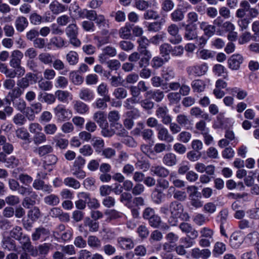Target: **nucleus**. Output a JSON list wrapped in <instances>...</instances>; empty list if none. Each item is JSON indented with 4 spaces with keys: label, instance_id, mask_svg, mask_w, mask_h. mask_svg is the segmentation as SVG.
Here are the masks:
<instances>
[{
    "label": "nucleus",
    "instance_id": "obj_24",
    "mask_svg": "<svg viewBox=\"0 0 259 259\" xmlns=\"http://www.w3.org/2000/svg\"><path fill=\"white\" fill-rule=\"evenodd\" d=\"M119 246L123 249H131L134 247V244L131 238L120 237L118 239Z\"/></svg>",
    "mask_w": 259,
    "mask_h": 259
},
{
    "label": "nucleus",
    "instance_id": "obj_42",
    "mask_svg": "<svg viewBox=\"0 0 259 259\" xmlns=\"http://www.w3.org/2000/svg\"><path fill=\"white\" fill-rule=\"evenodd\" d=\"M93 20H84L81 23L82 28L87 32H92L95 30L96 27Z\"/></svg>",
    "mask_w": 259,
    "mask_h": 259
},
{
    "label": "nucleus",
    "instance_id": "obj_61",
    "mask_svg": "<svg viewBox=\"0 0 259 259\" xmlns=\"http://www.w3.org/2000/svg\"><path fill=\"white\" fill-rule=\"evenodd\" d=\"M137 232L139 236L142 239L147 238L149 234L147 227L145 225L139 226L137 228Z\"/></svg>",
    "mask_w": 259,
    "mask_h": 259
},
{
    "label": "nucleus",
    "instance_id": "obj_50",
    "mask_svg": "<svg viewBox=\"0 0 259 259\" xmlns=\"http://www.w3.org/2000/svg\"><path fill=\"white\" fill-rule=\"evenodd\" d=\"M252 35L251 33L248 31L243 32L238 38V43L240 45H243L248 42L251 40Z\"/></svg>",
    "mask_w": 259,
    "mask_h": 259
},
{
    "label": "nucleus",
    "instance_id": "obj_27",
    "mask_svg": "<svg viewBox=\"0 0 259 259\" xmlns=\"http://www.w3.org/2000/svg\"><path fill=\"white\" fill-rule=\"evenodd\" d=\"M132 25L128 23H125V25L121 27L119 31L120 37L122 39H128L131 36Z\"/></svg>",
    "mask_w": 259,
    "mask_h": 259
},
{
    "label": "nucleus",
    "instance_id": "obj_33",
    "mask_svg": "<svg viewBox=\"0 0 259 259\" xmlns=\"http://www.w3.org/2000/svg\"><path fill=\"white\" fill-rule=\"evenodd\" d=\"M68 83V79L63 76H58L54 81V85L56 88L65 89Z\"/></svg>",
    "mask_w": 259,
    "mask_h": 259
},
{
    "label": "nucleus",
    "instance_id": "obj_47",
    "mask_svg": "<svg viewBox=\"0 0 259 259\" xmlns=\"http://www.w3.org/2000/svg\"><path fill=\"white\" fill-rule=\"evenodd\" d=\"M140 99H136L135 98L131 97L127 98L124 102L123 106L126 109H133L134 108V105L140 103Z\"/></svg>",
    "mask_w": 259,
    "mask_h": 259
},
{
    "label": "nucleus",
    "instance_id": "obj_35",
    "mask_svg": "<svg viewBox=\"0 0 259 259\" xmlns=\"http://www.w3.org/2000/svg\"><path fill=\"white\" fill-rule=\"evenodd\" d=\"M63 183L66 186L71 187L74 189H78L80 187V183L76 179L71 177L65 178L64 180Z\"/></svg>",
    "mask_w": 259,
    "mask_h": 259
},
{
    "label": "nucleus",
    "instance_id": "obj_1",
    "mask_svg": "<svg viewBox=\"0 0 259 259\" xmlns=\"http://www.w3.org/2000/svg\"><path fill=\"white\" fill-rule=\"evenodd\" d=\"M169 211L173 219L180 218L185 221H188L190 219L188 213L184 212L183 204L178 201H174L170 203Z\"/></svg>",
    "mask_w": 259,
    "mask_h": 259
},
{
    "label": "nucleus",
    "instance_id": "obj_41",
    "mask_svg": "<svg viewBox=\"0 0 259 259\" xmlns=\"http://www.w3.org/2000/svg\"><path fill=\"white\" fill-rule=\"evenodd\" d=\"M44 202L49 205L55 206L59 203L60 199L57 195L51 194L44 198Z\"/></svg>",
    "mask_w": 259,
    "mask_h": 259
},
{
    "label": "nucleus",
    "instance_id": "obj_19",
    "mask_svg": "<svg viewBox=\"0 0 259 259\" xmlns=\"http://www.w3.org/2000/svg\"><path fill=\"white\" fill-rule=\"evenodd\" d=\"M27 19L24 16L17 17L15 21V26L16 30L19 32H22L28 26Z\"/></svg>",
    "mask_w": 259,
    "mask_h": 259
},
{
    "label": "nucleus",
    "instance_id": "obj_22",
    "mask_svg": "<svg viewBox=\"0 0 259 259\" xmlns=\"http://www.w3.org/2000/svg\"><path fill=\"white\" fill-rule=\"evenodd\" d=\"M74 109L79 114H84L89 111V107L87 104L81 101H75L74 102Z\"/></svg>",
    "mask_w": 259,
    "mask_h": 259
},
{
    "label": "nucleus",
    "instance_id": "obj_55",
    "mask_svg": "<svg viewBox=\"0 0 259 259\" xmlns=\"http://www.w3.org/2000/svg\"><path fill=\"white\" fill-rule=\"evenodd\" d=\"M200 233L201 237L210 239L213 240L214 232L212 229L208 227H203L200 230Z\"/></svg>",
    "mask_w": 259,
    "mask_h": 259
},
{
    "label": "nucleus",
    "instance_id": "obj_2",
    "mask_svg": "<svg viewBox=\"0 0 259 259\" xmlns=\"http://www.w3.org/2000/svg\"><path fill=\"white\" fill-rule=\"evenodd\" d=\"M53 111L57 120L60 121H65L69 120L72 115V111L66 108L62 104L58 105L53 109Z\"/></svg>",
    "mask_w": 259,
    "mask_h": 259
},
{
    "label": "nucleus",
    "instance_id": "obj_49",
    "mask_svg": "<svg viewBox=\"0 0 259 259\" xmlns=\"http://www.w3.org/2000/svg\"><path fill=\"white\" fill-rule=\"evenodd\" d=\"M217 210L216 205L211 202H208L206 203L203 207V211L207 214H212L215 212Z\"/></svg>",
    "mask_w": 259,
    "mask_h": 259
},
{
    "label": "nucleus",
    "instance_id": "obj_60",
    "mask_svg": "<svg viewBox=\"0 0 259 259\" xmlns=\"http://www.w3.org/2000/svg\"><path fill=\"white\" fill-rule=\"evenodd\" d=\"M33 140L34 144L38 145L45 143L47 141V137L46 135L41 132L34 135Z\"/></svg>",
    "mask_w": 259,
    "mask_h": 259
},
{
    "label": "nucleus",
    "instance_id": "obj_13",
    "mask_svg": "<svg viewBox=\"0 0 259 259\" xmlns=\"http://www.w3.org/2000/svg\"><path fill=\"white\" fill-rule=\"evenodd\" d=\"M50 234L49 231L43 227L36 228L35 231L32 234L33 241H37L39 239L45 240Z\"/></svg>",
    "mask_w": 259,
    "mask_h": 259
},
{
    "label": "nucleus",
    "instance_id": "obj_63",
    "mask_svg": "<svg viewBox=\"0 0 259 259\" xmlns=\"http://www.w3.org/2000/svg\"><path fill=\"white\" fill-rule=\"evenodd\" d=\"M246 239L251 244H255L259 241V233L256 231H253L247 235Z\"/></svg>",
    "mask_w": 259,
    "mask_h": 259
},
{
    "label": "nucleus",
    "instance_id": "obj_46",
    "mask_svg": "<svg viewBox=\"0 0 259 259\" xmlns=\"http://www.w3.org/2000/svg\"><path fill=\"white\" fill-rule=\"evenodd\" d=\"M195 128L202 135L209 133V130L206 127V123L203 120H200L195 124Z\"/></svg>",
    "mask_w": 259,
    "mask_h": 259
},
{
    "label": "nucleus",
    "instance_id": "obj_34",
    "mask_svg": "<svg viewBox=\"0 0 259 259\" xmlns=\"http://www.w3.org/2000/svg\"><path fill=\"white\" fill-rule=\"evenodd\" d=\"M78 55L77 52L70 51L66 55V60L70 65H74L78 62Z\"/></svg>",
    "mask_w": 259,
    "mask_h": 259
},
{
    "label": "nucleus",
    "instance_id": "obj_21",
    "mask_svg": "<svg viewBox=\"0 0 259 259\" xmlns=\"http://www.w3.org/2000/svg\"><path fill=\"white\" fill-rule=\"evenodd\" d=\"M150 170L153 175L162 178L166 177L169 174V170L162 166H153Z\"/></svg>",
    "mask_w": 259,
    "mask_h": 259
},
{
    "label": "nucleus",
    "instance_id": "obj_14",
    "mask_svg": "<svg viewBox=\"0 0 259 259\" xmlns=\"http://www.w3.org/2000/svg\"><path fill=\"white\" fill-rule=\"evenodd\" d=\"M23 54L20 51L16 50L12 52L10 65L11 67L21 65V60L23 57Z\"/></svg>",
    "mask_w": 259,
    "mask_h": 259
},
{
    "label": "nucleus",
    "instance_id": "obj_64",
    "mask_svg": "<svg viewBox=\"0 0 259 259\" xmlns=\"http://www.w3.org/2000/svg\"><path fill=\"white\" fill-rule=\"evenodd\" d=\"M247 217L250 219H259V208H253L247 211Z\"/></svg>",
    "mask_w": 259,
    "mask_h": 259
},
{
    "label": "nucleus",
    "instance_id": "obj_31",
    "mask_svg": "<svg viewBox=\"0 0 259 259\" xmlns=\"http://www.w3.org/2000/svg\"><path fill=\"white\" fill-rule=\"evenodd\" d=\"M213 73L218 76H223L226 78L228 76L226 68L221 64H216L212 68Z\"/></svg>",
    "mask_w": 259,
    "mask_h": 259
},
{
    "label": "nucleus",
    "instance_id": "obj_6",
    "mask_svg": "<svg viewBox=\"0 0 259 259\" xmlns=\"http://www.w3.org/2000/svg\"><path fill=\"white\" fill-rule=\"evenodd\" d=\"M209 82L210 80L209 79L194 80L191 84L193 91L194 93H198L203 92L206 88L207 83H208Z\"/></svg>",
    "mask_w": 259,
    "mask_h": 259
},
{
    "label": "nucleus",
    "instance_id": "obj_56",
    "mask_svg": "<svg viewBox=\"0 0 259 259\" xmlns=\"http://www.w3.org/2000/svg\"><path fill=\"white\" fill-rule=\"evenodd\" d=\"M58 127L55 123H48L44 127V132L46 135H54Z\"/></svg>",
    "mask_w": 259,
    "mask_h": 259
},
{
    "label": "nucleus",
    "instance_id": "obj_29",
    "mask_svg": "<svg viewBox=\"0 0 259 259\" xmlns=\"http://www.w3.org/2000/svg\"><path fill=\"white\" fill-rule=\"evenodd\" d=\"M171 46L167 43L163 44L160 46V54L164 58L165 62H167L170 59L169 53H171Z\"/></svg>",
    "mask_w": 259,
    "mask_h": 259
},
{
    "label": "nucleus",
    "instance_id": "obj_16",
    "mask_svg": "<svg viewBox=\"0 0 259 259\" xmlns=\"http://www.w3.org/2000/svg\"><path fill=\"white\" fill-rule=\"evenodd\" d=\"M243 242V236L239 232L233 233L230 237V243L232 248H238L242 244Z\"/></svg>",
    "mask_w": 259,
    "mask_h": 259
},
{
    "label": "nucleus",
    "instance_id": "obj_10",
    "mask_svg": "<svg viewBox=\"0 0 259 259\" xmlns=\"http://www.w3.org/2000/svg\"><path fill=\"white\" fill-rule=\"evenodd\" d=\"M117 54L116 50L115 48L111 46H107L103 49L102 53L99 56V59L101 63H103L106 62L107 59V56L110 57H113L116 56Z\"/></svg>",
    "mask_w": 259,
    "mask_h": 259
},
{
    "label": "nucleus",
    "instance_id": "obj_53",
    "mask_svg": "<svg viewBox=\"0 0 259 259\" xmlns=\"http://www.w3.org/2000/svg\"><path fill=\"white\" fill-rule=\"evenodd\" d=\"M120 118V115L118 111L113 110L110 111L108 115V118L111 125L117 122Z\"/></svg>",
    "mask_w": 259,
    "mask_h": 259
},
{
    "label": "nucleus",
    "instance_id": "obj_45",
    "mask_svg": "<svg viewBox=\"0 0 259 259\" xmlns=\"http://www.w3.org/2000/svg\"><path fill=\"white\" fill-rule=\"evenodd\" d=\"M39 60L46 65L51 64L53 62V56L48 53H42L38 55Z\"/></svg>",
    "mask_w": 259,
    "mask_h": 259
},
{
    "label": "nucleus",
    "instance_id": "obj_12",
    "mask_svg": "<svg viewBox=\"0 0 259 259\" xmlns=\"http://www.w3.org/2000/svg\"><path fill=\"white\" fill-rule=\"evenodd\" d=\"M93 119L98 124L100 127H108L106 115L104 112L99 111L95 112L93 115Z\"/></svg>",
    "mask_w": 259,
    "mask_h": 259
},
{
    "label": "nucleus",
    "instance_id": "obj_4",
    "mask_svg": "<svg viewBox=\"0 0 259 259\" xmlns=\"http://www.w3.org/2000/svg\"><path fill=\"white\" fill-rule=\"evenodd\" d=\"M243 61L244 58L241 55L233 54L228 60V67L232 70H238Z\"/></svg>",
    "mask_w": 259,
    "mask_h": 259
},
{
    "label": "nucleus",
    "instance_id": "obj_17",
    "mask_svg": "<svg viewBox=\"0 0 259 259\" xmlns=\"http://www.w3.org/2000/svg\"><path fill=\"white\" fill-rule=\"evenodd\" d=\"M49 9L53 14L58 15L60 13L65 12L67 7L63 4L58 2H53L49 5Z\"/></svg>",
    "mask_w": 259,
    "mask_h": 259
},
{
    "label": "nucleus",
    "instance_id": "obj_43",
    "mask_svg": "<svg viewBox=\"0 0 259 259\" xmlns=\"http://www.w3.org/2000/svg\"><path fill=\"white\" fill-rule=\"evenodd\" d=\"M91 142L92 145L97 152H100L104 145L103 140L99 137H94Z\"/></svg>",
    "mask_w": 259,
    "mask_h": 259
},
{
    "label": "nucleus",
    "instance_id": "obj_39",
    "mask_svg": "<svg viewBox=\"0 0 259 259\" xmlns=\"http://www.w3.org/2000/svg\"><path fill=\"white\" fill-rule=\"evenodd\" d=\"M78 28L75 23L69 24L65 29L66 34L68 37L77 36Z\"/></svg>",
    "mask_w": 259,
    "mask_h": 259
},
{
    "label": "nucleus",
    "instance_id": "obj_5",
    "mask_svg": "<svg viewBox=\"0 0 259 259\" xmlns=\"http://www.w3.org/2000/svg\"><path fill=\"white\" fill-rule=\"evenodd\" d=\"M169 110L167 107H159L156 111V115L161 119V121L164 124H168L172 121L171 116L168 114Z\"/></svg>",
    "mask_w": 259,
    "mask_h": 259
},
{
    "label": "nucleus",
    "instance_id": "obj_9",
    "mask_svg": "<svg viewBox=\"0 0 259 259\" xmlns=\"http://www.w3.org/2000/svg\"><path fill=\"white\" fill-rule=\"evenodd\" d=\"M78 96L81 100L90 102L94 99L95 95L93 90L87 88H83L80 90Z\"/></svg>",
    "mask_w": 259,
    "mask_h": 259
},
{
    "label": "nucleus",
    "instance_id": "obj_51",
    "mask_svg": "<svg viewBox=\"0 0 259 259\" xmlns=\"http://www.w3.org/2000/svg\"><path fill=\"white\" fill-rule=\"evenodd\" d=\"M251 20L247 17L242 19H239L237 21V24L239 27V30L243 31L248 28Z\"/></svg>",
    "mask_w": 259,
    "mask_h": 259
},
{
    "label": "nucleus",
    "instance_id": "obj_32",
    "mask_svg": "<svg viewBox=\"0 0 259 259\" xmlns=\"http://www.w3.org/2000/svg\"><path fill=\"white\" fill-rule=\"evenodd\" d=\"M164 195L161 190L156 188L152 194V198L154 203L159 204L162 202Z\"/></svg>",
    "mask_w": 259,
    "mask_h": 259
},
{
    "label": "nucleus",
    "instance_id": "obj_58",
    "mask_svg": "<svg viewBox=\"0 0 259 259\" xmlns=\"http://www.w3.org/2000/svg\"><path fill=\"white\" fill-rule=\"evenodd\" d=\"M29 131L34 135L41 132L42 127L41 125L37 122H33L29 124L28 126Z\"/></svg>",
    "mask_w": 259,
    "mask_h": 259
},
{
    "label": "nucleus",
    "instance_id": "obj_23",
    "mask_svg": "<svg viewBox=\"0 0 259 259\" xmlns=\"http://www.w3.org/2000/svg\"><path fill=\"white\" fill-rule=\"evenodd\" d=\"M231 94L240 100L244 99L247 96V92L241 88L234 87L229 89Z\"/></svg>",
    "mask_w": 259,
    "mask_h": 259
},
{
    "label": "nucleus",
    "instance_id": "obj_3",
    "mask_svg": "<svg viewBox=\"0 0 259 259\" xmlns=\"http://www.w3.org/2000/svg\"><path fill=\"white\" fill-rule=\"evenodd\" d=\"M208 70V66L206 63L196 64L187 68V72L190 75L200 77L206 74Z\"/></svg>",
    "mask_w": 259,
    "mask_h": 259
},
{
    "label": "nucleus",
    "instance_id": "obj_37",
    "mask_svg": "<svg viewBox=\"0 0 259 259\" xmlns=\"http://www.w3.org/2000/svg\"><path fill=\"white\" fill-rule=\"evenodd\" d=\"M171 19L174 22H179L184 18V13L181 9L177 8L170 14Z\"/></svg>",
    "mask_w": 259,
    "mask_h": 259
},
{
    "label": "nucleus",
    "instance_id": "obj_48",
    "mask_svg": "<svg viewBox=\"0 0 259 259\" xmlns=\"http://www.w3.org/2000/svg\"><path fill=\"white\" fill-rule=\"evenodd\" d=\"M88 207L91 209H96L100 207V203L99 200L95 197H91L89 193V198L87 199Z\"/></svg>",
    "mask_w": 259,
    "mask_h": 259
},
{
    "label": "nucleus",
    "instance_id": "obj_40",
    "mask_svg": "<svg viewBox=\"0 0 259 259\" xmlns=\"http://www.w3.org/2000/svg\"><path fill=\"white\" fill-rule=\"evenodd\" d=\"M192 134L187 131H183L179 134L177 139L179 142L183 143H188L191 139Z\"/></svg>",
    "mask_w": 259,
    "mask_h": 259
},
{
    "label": "nucleus",
    "instance_id": "obj_26",
    "mask_svg": "<svg viewBox=\"0 0 259 259\" xmlns=\"http://www.w3.org/2000/svg\"><path fill=\"white\" fill-rule=\"evenodd\" d=\"M145 96L148 98L153 99L156 102H160L163 99L164 94L162 91L159 90L155 91H149L146 93Z\"/></svg>",
    "mask_w": 259,
    "mask_h": 259
},
{
    "label": "nucleus",
    "instance_id": "obj_62",
    "mask_svg": "<svg viewBox=\"0 0 259 259\" xmlns=\"http://www.w3.org/2000/svg\"><path fill=\"white\" fill-rule=\"evenodd\" d=\"M13 122L18 125H22L26 122V119L21 113L16 114L13 117Z\"/></svg>",
    "mask_w": 259,
    "mask_h": 259
},
{
    "label": "nucleus",
    "instance_id": "obj_59",
    "mask_svg": "<svg viewBox=\"0 0 259 259\" xmlns=\"http://www.w3.org/2000/svg\"><path fill=\"white\" fill-rule=\"evenodd\" d=\"M96 16L93 17L94 21L99 27H104L107 24V21L103 15H97L96 12Z\"/></svg>",
    "mask_w": 259,
    "mask_h": 259
},
{
    "label": "nucleus",
    "instance_id": "obj_38",
    "mask_svg": "<svg viewBox=\"0 0 259 259\" xmlns=\"http://www.w3.org/2000/svg\"><path fill=\"white\" fill-rule=\"evenodd\" d=\"M226 245L224 243L221 242L215 243L213 249V254L215 256H218L222 254L226 251Z\"/></svg>",
    "mask_w": 259,
    "mask_h": 259
},
{
    "label": "nucleus",
    "instance_id": "obj_20",
    "mask_svg": "<svg viewBox=\"0 0 259 259\" xmlns=\"http://www.w3.org/2000/svg\"><path fill=\"white\" fill-rule=\"evenodd\" d=\"M162 162L167 166L175 165L177 163V156L171 152L166 153L162 158Z\"/></svg>",
    "mask_w": 259,
    "mask_h": 259
},
{
    "label": "nucleus",
    "instance_id": "obj_54",
    "mask_svg": "<svg viewBox=\"0 0 259 259\" xmlns=\"http://www.w3.org/2000/svg\"><path fill=\"white\" fill-rule=\"evenodd\" d=\"M70 171L72 174L78 179H83L86 177V173L82 168L71 167Z\"/></svg>",
    "mask_w": 259,
    "mask_h": 259
},
{
    "label": "nucleus",
    "instance_id": "obj_57",
    "mask_svg": "<svg viewBox=\"0 0 259 259\" xmlns=\"http://www.w3.org/2000/svg\"><path fill=\"white\" fill-rule=\"evenodd\" d=\"M38 87L43 91H50L53 88L52 82L49 80H40L38 82Z\"/></svg>",
    "mask_w": 259,
    "mask_h": 259
},
{
    "label": "nucleus",
    "instance_id": "obj_8",
    "mask_svg": "<svg viewBox=\"0 0 259 259\" xmlns=\"http://www.w3.org/2000/svg\"><path fill=\"white\" fill-rule=\"evenodd\" d=\"M77 197L78 200L75 201V207L78 209H84L87 204L89 193L84 192H79L77 194Z\"/></svg>",
    "mask_w": 259,
    "mask_h": 259
},
{
    "label": "nucleus",
    "instance_id": "obj_18",
    "mask_svg": "<svg viewBox=\"0 0 259 259\" xmlns=\"http://www.w3.org/2000/svg\"><path fill=\"white\" fill-rule=\"evenodd\" d=\"M200 28L204 31L205 35L208 37L212 36L215 31L214 26L209 24L206 22H199Z\"/></svg>",
    "mask_w": 259,
    "mask_h": 259
},
{
    "label": "nucleus",
    "instance_id": "obj_11",
    "mask_svg": "<svg viewBox=\"0 0 259 259\" xmlns=\"http://www.w3.org/2000/svg\"><path fill=\"white\" fill-rule=\"evenodd\" d=\"M56 98L61 102L68 103L73 99L72 94L67 91L57 90L55 92Z\"/></svg>",
    "mask_w": 259,
    "mask_h": 259
},
{
    "label": "nucleus",
    "instance_id": "obj_25",
    "mask_svg": "<svg viewBox=\"0 0 259 259\" xmlns=\"http://www.w3.org/2000/svg\"><path fill=\"white\" fill-rule=\"evenodd\" d=\"M184 38L187 40H194L197 38V33L196 29H193L189 24L186 25Z\"/></svg>",
    "mask_w": 259,
    "mask_h": 259
},
{
    "label": "nucleus",
    "instance_id": "obj_44",
    "mask_svg": "<svg viewBox=\"0 0 259 259\" xmlns=\"http://www.w3.org/2000/svg\"><path fill=\"white\" fill-rule=\"evenodd\" d=\"M37 153L40 156H44L53 152V148L50 145H46L39 147L36 150Z\"/></svg>",
    "mask_w": 259,
    "mask_h": 259
},
{
    "label": "nucleus",
    "instance_id": "obj_15",
    "mask_svg": "<svg viewBox=\"0 0 259 259\" xmlns=\"http://www.w3.org/2000/svg\"><path fill=\"white\" fill-rule=\"evenodd\" d=\"M157 137L161 141H164L168 143H171L174 140V138L168 132L167 128L161 127L158 130Z\"/></svg>",
    "mask_w": 259,
    "mask_h": 259
},
{
    "label": "nucleus",
    "instance_id": "obj_36",
    "mask_svg": "<svg viewBox=\"0 0 259 259\" xmlns=\"http://www.w3.org/2000/svg\"><path fill=\"white\" fill-rule=\"evenodd\" d=\"M112 95L116 99L122 100L127 97V92L124 88L120 87L115 89Z\"/></svg>",
    "mask_w": 259,
    "mask_h": 259
},
{
    "label": "nucleus",
    "instance_id": "obj_52",
    "mask_svg": "<svg viewBox=\"0 0 259 259\" xmlns=\"http://www.w3.org/2000/svg\"><path fill=\"white\" fill-rule=\"evenodd\" d=\"M162 76L165 80H169L175 77V73L172 68H165L162 70Z\"/></svg>",
    "mask_w": 259,
    "mask_h": 259
},
{
    "label": "nucleus",
    "instance_id": "obj_30",
    "mask_svg": "<svg viewBox=\"0 0 259 259\" xmlns=\"http://www.w3.org/2000/svg\"><path fill=\"white\" fill-rule=\"evenodd\" d=\"M33 78V74L31 73L26 74L25 77L17 81V85L21 88L25 89L29 87L30 81Z\"/></svg>",
    "mask_w": 259,
    "mask_h": 259
},
{
    "label": "nucleus",
    "instance_id": "obj_7",
    "mask_svg": "<svg viewBox=\"0 0 259 259\" xmlns=\"http://www.w3.org/2000/svg\"><path fill=\"white\" fill-rule=\"evenodd\" d=\"M196 55L198 59L207 60L213 59L215 55V52L209 49L199 48L197 51Z\"/></svg>",
    "mask_w": 259,
    "mask_h": 259
},
{
    "label": "nucleus",
    "instance_id": "obj_28",
    "mask_svg": "<svg viewBox=\"0 0 259 259\" xmlns=\"http://www.w3.org/2000/svg\"><path fill=\"white\" fill-rule=\"evenodd\" d=\"M77 13L79 18H86L90 20H93V17L96 16V11L94 10H89L87 9H80L78 11Z\"/></svg>",
    "mask_w": 259,
    "mask_h": 259
}]
</instances>
